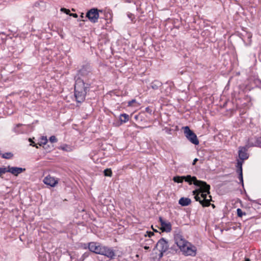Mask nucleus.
Instances as JSON below:
<instances>
[{
  "instance_id": "obj_1",
  "label": "nucleus",
  "mask_w": 261,
  "mask_h": 261,
  "mask_svg": "<svg viewBox=\"0 0 261 261\" xmlns=\"http://www.w3.org/2000/svg\"><path fill=\"white\" fill-rule=\"evenodd\" d=\"M92 75L93 68L89 63L83 64L77 71L74 76V95L77 102L82 103L84 101L87 94L92 87L93 82L90 81Z\"/></svg>"
},
{
  "instance_id": "obj_2",
  "label": "nucleus",
  "mask_w": 261,
  "mask_h": 261,
  "mask_svg": "<svg viewBox=\"0 0 261 261\" xmlns=\"http://www.w3.org/2000/svg\"><path fill=\"white\" fill-rule=\"evenodd\" d=\"M173 180L176 183H182L184 180L190 185H194L197 187L192 191V194L196 201H198L202 206H207L210 205V201L212 200V196L210 195V185L205 181L198 180L195 176L190 175L187 176H175Z\"/></svg>"
},
{
  "instance_id": "obj_3",
  "label": "nucleus",
  "mask_w": 261,
  "mask_h": 261,
  "mask_svg": "<svg viewBox=\"0 0 261 261\" xmlns=\"http://www.w3.org/2000/svg\"><path fill=\"white\" fill-rule=\"evenodd\" d=\"M184 134L187 139L192 144L197 145L199 143L196 135L192 130L188 126L182 127Z\"/></svg>"
},
{
  "instance_id": "obj_4",
  "label": "nucleus",
  "mask_w": 261,
  "mask_h": 261,
  "mask_svg": "<svg viewBox=\"0 0 261 261\" xmlns=\"http://www.w3.org/2000/svg\"><path fill=\"white\" fill-rule=\"evenodd\" d=\"M99 255H103L109 258L110 260L115 259L116 256L115 251L112 247H110L103 245Z\"/></svg>"
},
{
  "instance_id": "obj_5",
  "label": "nucleus",
  "mask_w": 261,
  "mask_h": 261,
  "mask_svg": "<svg viewBox=\"0 0 261 261\" xmlns=\"http://www.w3.org/2000/svg\"><path fill=\"white\" fill-rule=\"evenodd\" d=\"M102 12L98 10L97 8H92L88 11L86 13V17L92 23H96L98 21L99 17V12Z\"/></svg>"
},
{
  "instance_id": "obj_6",
  "label": "nucleus",
  "mask_w": 261,
  "mask_h": 261,
  "mask_svg": "<svg viewBox=\"0 0 261 261\" xmlns=\"http://www.w3.org/2000/svg\"><path fill=\"white\" fill-rule=\"evenodd\" d=\"M103 244L97 242H91L88 247L90 252L94 253L96 254H99L101 252V248Z\"/></svg>"
},
{
  "instance_id": "obj_7",
  "label": "nucleus",
  "mask_w": 261,
  "mask_h": 261,
  "mask_svg": "<svg viewBox=\"0 0 261 261\" xmlns=\"http://www.w3.org/2000/svg\"><path fill=\"white\" fill-rule=\"evenodd\" d=\"M169 246L168 242L164 238H162L158 241L154 249L158 248L159 251L167 252L168 250Z\"/></svg>"
},
{
  "instance_id": "obj_8",
  "label": "nucleus",
  "mask_w": 261,
  "mask_h": 261,
  "mask_svg": "<svg viewBox=\"0 0 261 261\" xmlns=\"http://www.w3.org/2000/svg\"><path fill=\"white\" fill-rule=\"evenodd\" d=\"M174 241H175L176 244L179 247L180 251L185 249V246L187 244H188V242L187 241L181 234H176L174 237Z\"/></svg>"
},
{
  "instance_id": "obj_9",
  "label": "nucleus",
  "mask_w": 261,
  "mask_h": 261,
  "mask_svg": "<svg viewBox=\"0 0 261 261\" xmlns=\"http://www.w3.org/2000/svg\"><path fill=\"white\" fill-rule=\"evenodd\" d=\"M185 247V249L181 251L184 255L192 256L196 255L197 249L195 246L188 242V244H187Z\"/></svg>"
},
{
  "instance_id": "obj_10",
  "label": "nucleus",
  "mask_w": 261,
  "mask_h": 261,
  "mask_svg": "<svg viewBox=\"0 0 261 261\" xmlns=\"http://www.w3.org/2000/svg\"><path fill=\"white\" fill-rule=\"evenodd\" d=\"M159 221L161 224V228L160 229L163 232H169L172 230V225L170 222H167L164 221L162 217H159Z\"/></svg>"
},
{
  "instance_id": "obj_11",
  "label": "nucleus",
  "mask_w": 261,
  "mask_h": 261,
  "mask_svg": "<svg viewBox=\"0 0 261 261\" xmlns=\"http://www.w3.org/2000/svg\"><path fill=\"white\" fill-rule=\"evenodd\" d=\"M248 148L246 146H240L239 147V158L240 160L244 161L248 159L249 153L247 152Z\"/></svg>"
},
{
  "instance_id": "obj_12",
  "label": "nucleus",
  "mask_w": 261,
  "mask_h": 261,
  "mask_svg": "<svg viewBox=\"0 0 261 261\" xmlns=\"http://www.w3.org/2000/svg\"><path fill=\"white\" fill-rule=\"evenodd\" d=\"M8 172L11 173L14 176H18V174L23 172L25 170V168H23L21 167H11L10 166H8L7 167Z\"/></svg>"
},
{
  "instance_id": "obj_13",
  "label": "nucleus",
  "mask_w": 261,
  "mask_h": 261,
  "mask_svg": "<svg viewBox=\"0 0 261 261\" xmlns=\"http://www.w3.org/2000/svg\"><path fill=\"white\" fill-rule=\"evenodd\" d=\"M43 182L45 185L54 187L58 183V181L57 180H56L54 177H51L49 175L44 178Z\"/></svg>"
},
{
  "instance_id": "obj_14",
  "label": "nucleus",
  "mask_w": 261,
  "mask_h": 261,
  "mask_svg": "<svg viewBox=\"0 0 261 261\" xmlns=\"http://www.w3.org/2000/svg\"><path fill=\"white\" fill-rule=\"evenodd\" d=\"M191 203V200L189 198L181 197L178 201V203L182 206H186L190 205Z\"/></svg>"
},
{
  "instance_id": "obj_15",
  "label": "nucleus",
  "mask_w": 261,
  "mask_h": 261,
  "mask_svg": "<svg viewBox=\"0 0 261 261\" xmlns=\"http://www.w3.org/2000/svg\"><path fill=\"white\" fill-rule=\"evenodd\" d=\"M129 116L128 114L125 113L121 114L119 116V124L120 125L124 123L127 122L129 120Z\"/></svg>"
},
{
  "instance_id": "obj_16",
  "label": "nucleus",
  "mask_w": 261,
  "mask_h": 261,
  "mask_svg": "<svg viewBox=\"0 0 261 261\" xmlns=\"http://www.w3.org/2000/svg\"><path fill=\"white\" fill-rule=\"evenodd\" d=\"M168 251L169 253H170L171 254H175L177 253L178 252L180 251L175 241H174V243L173 245H172L170 247H169Z\"/></svg>"
},
{
  "instance_id": "obj_17",
  "label": "nucleus",
  "mask_w": 261,
  "mask_h": 261,
  "mask_svg": "<svg viewBox=\"0 0 261 261\" xmlns=\"http://www.w3.org/2000/svg\"><path fill=\"white\" fill-rule=\"evenodd\" d=\"M248 149L250 147L256 146L255 138H250L248 139L247 142L245 146Z\"/></svg>"
},
{
  "instance_id": "obj_18",
  "label": "nucleus",
  "mask_w": 261,
  "mask_h": 261,
  "mask_svg": "<svg viewBox=\"0 0 261 261\" xmlns=\"http://www.w3.org/2000/svg\"><path fill=\"white\" fill-rule=\"evenodd\" d=\"M162 85V83L158 81L154 80L150 84V87L154 90H157Z\"/></svg>"
},
{
  "instance_id": "obj_19",
  "label": "nucleus",
  "mask_w": 261,
  "mask_h": 261,
  "mask_svg": "<svg viewBox=\"0 0 261 261\" xmlns=\"http://www.w3.org/2000/svg\"><path fill=\"white\" fill-rule=\"evenodd\" d=\"M22 126V124L19 123L17 124L16 126L13 128V131L16 134H22L24 133V130H23L20 127Z\"/></svg>"
},
{
  "instance_id": "obj_20",
  "label": "nucleus",
  "mask_w": 261,
  "mask_h": 261,
  "mask_svg": "<svg viewBox=\"0 0 261 261\" xmlns=\"http://www.w3.org/2000/svg\"><path fill=\"white\" fill-rule=\"evenodd\" d=\"M243 162H244V161H242L241 160L237 161V163L236 166V168H237V170H236L237 172H240L243 171L242 165H243Z\"/></svg>"
},
{
  "instance_id": "obj_21",
  "label": "nucleus",
  "mask_w": 261,
  "mask_h": 261,
  "mask_svg": "<svg viewBox=\"0 0 261 261\" xmlns=\"http://www.w3.org/2000/svg\"><path fill=\"white\" fill-rule=\"evenodd\" d=\"M90 254V253L89 252H85L82 256L79 257V258H77V261H84L86 258L89 257Z\"/></svg>"
},
{
  "instance_id": "obj_22",
  "label": "nucleus",
  "mask_w": 261,
  "mask_h": 261,
  "mask_svg": "<svg viewBox=\"0 0 261 261\" xmlns=\"http://www.w3.org/2000/svg\"><path fill=\"white\" fill-rule=\"evenodd\" d=\"M253 83L255 85V87L261 90V80L258 78H255L253 80Z\"/></svg>"
},
{
  "instance_id": "obj_23",
  "label": "nucleus",
  "mask_w": 261,
  "mask_h": 261,
  "mask_svg": "<svg viewBox=\"0 0 261 261\" xmlns=\"http://www.w3.org/2000/svg\"><path fill=\"white\" fill-rule=\"evenodd\" d=\"M71 260L74 259V261H77V258H79V255L77 253L74 252L71 253H69Z\"/></svg>"
},
{
  "instance_id": "obj_24",
  "label": "nucleus",
  "mask_w": 261,
  "mask_h": 261,
  "mask_svg": "<svg viewBox=\"0 0 261 261\" xmlns=\"http://www.w3.org/2000/svg\"><path fill=\"white\" fill-rule=\"evenodd\" d=\"M103 174L106 176L111 177L112 176V171L110 168H107L103 171Z\"/></svg>"
},
{
  "instance_id": "obj_25",
  "label": "nucleus",
  "mask_w": 261,
  "mask_h": 261,
  "mask_svg": "<svg viewBox=\"0 0 261 261\" xmlns=\"http://www.w3.org/2000/svg\"><path fill=\"white\" fill-rule=\"evenodd\" d=\"M13 156V154L11 152H6L2 154V157L4 159H10L12 158Z\"/></svg>"
},
{
  "instance_id": "obj_26",
  "label": "nucleus",
  "mask_w": 261,
  "mask_h": 261,
  "mask_svg": "<svg viewBox=\"0 0 261 261\" xmlns=\"http://www.w3.org/2000/svg\"><path fill=\"white\" fill-rule=\"evenodd\" d=\"M237 173L238 174V178L240 180V183L241 184L242 186L244 187L243 171Z\"/></svg>"
},
{
  "instance_id": "obj_27",
  "label": "nucleus",
  "mask_w": 261,
  "mask_h": 261,
  "mask_svg": "<svg viewBox=\"0 0 261 261\" xmlns=\"http://www.w3.org/2000/svg\"><path fill=\"white\" fill-rule=\"evenodd\" d=\"M6 172H8V168L7 167H1L0 168V177H2V175L4 174H5Z\"/></svg>"
},
{
  "instance_id": "obj_28",
  "label": "nucleus",
  "mask_w": 261,
  "mask_h": 261,
  "mask_svg": "<svg viewBox=\"0 0 261 261\" xmlns=\"http://www.w3.org/2000/svg\"><path fill=\"white\" fill-rule=\"evenodd\" d=\"M255 143L256 147H259L261 148V137H255Z\"/></svg>"
},
{
  "instance_id": "obj_29",
  "label": "nucleus",
  "mask_w": 261,
  "mask_h": 261,
  "mask_svg": "<svg viewBox=\"0 0 261 261\" xmlns=\"http://www.w3.org/2000/svg\"><path fill=\"white\" fill-rule=\"evenodd\" d=\"M237 216L239 217H242L243 215H246V213L243 212L241 208H238L237 210Z\"/></svg>"
},
{
  "instance_id": "obj_30",
  "label": "nucleus",
  "mask_w": 261,
  "mask_h": 261,
  "mask_svg": "<svg viewBox=\"0 0 261 261\" xmlns=\"http://www.w3.org/2000/svg\"><path fill=\"white\" fill-rule=\"evenodd\" d=\"M47 142V139L46 137H42L41 138V141L40 143H39V145L40 146H42V145H45Z\"/></svg>"
},
{
  "instance_id": "obj_31",
  "label": "nucleus",
  "mask_w": 261,
  "mask_h": 261,
  "mask_svg": "<svg viewBox=\"0 0 261 261\" xmlns=\"http://www.w3.org/2000/svg\"><path fill=\"white\" fill-rule=\"evenodd\" d=\"M142 118H143V116H142V115L141 114H139L136 115L134 116V119L136 121H140V120L142 121Z\"/></svg>"
},
{
  "instance_id": "obj_32",
  "label": "nucleus",
  "mask_w": 261,
  "mask_h": 261,
  "mask_svg": "<svg viewBox=\"0 0 261 261\" xmlns=\"http://www.w3.org/2000/svg\"><path fill=\"white\" fill-rule=\"evenodd\" d=\"M49 140L51 143H56L58 141L57 138L55 136H51L50 137Z\"/></svg>"
},
{
  "instance_id": "obj_33",
  "label": "nucleus",
  "mask_w": 261,
  "mask_h": 261,
  "mask_svg": "<svg viewBox=\"0 0 261 261\" xmlns=\"http://www.w3.org/2000/svg\"><path fill=\"white\" fill-rule=\"evenodd\" d=\"M29 141L30 142V145H31L32 146H34V147H35L37 148H38L37 145L33 141V139L29 138Z\"/></svg>"
},
{
  "instance_id": "obj_34",
  "label": "nucleus",
  "mask_w": 261,
  "mask_h": 261,
  "mask_svg": "<svg viewBox=\"0 0 261 261\" xmlns=\"http://www.w3.org/2000/svg\"><path fill=\"white\" fill-rule=\"evenodd\" d=\"M61 11H62V12H64L67 14H70V11L69 9H67L66 8H62L61 9Z\"/></svg>"
},
{
  "instance_id": "obj_35",
  "label": "nucleus",
  "mask_w": 261,
  "mask_h": 261,
  "mask_svg": "<svg viewBox=\"0 0 261 261\" xmlns=\"http://www.w3.org/2000/svg\"><path fill=\"white\" fill-rule=\"evenodd\" d=\"M127 17L132 20L133 21V20L135 18V17L134 14H133L131 13H127Z\"/></svg>"
},
{
  "instance_id": "obj_36",
  "label": "nucleus",
  "mask_w": 261,
  "mask_h": 261,
  "mask_svg": "<svg viewBox=\"0 0 261 261\" xmlns=\"http://www.w3.org/2000/svg\"><path fill=\"white\" fill-rule=\"evenodd\" d=\"M146 233L147 234H145V236H148L149 238H150L154 235V232L152 231H146Z\"/></svg>"
},
{
  "instance_id": "obj_37",
  "label": "nucleus",
  "mask_w": 261,
  "mask_h": 261,
  "mask_svg": "<svg viewBox=\"0 0 261 261\" xmlns=\"http://www.w3.org/2000/svg\"><path fill=\"white\" fill-rule=\"evenodd\" d=\"M135 102H136V99H132V100L130 101H129L128 102V107H132L133 106V104Z\"/></svg>"
},
{
  "instance_id": "obj_38",
  "label": "nucleus",
  "mask_w": 261,
  "mask_h": 261,
  "mask_svg": "<svg viewBox=\"0 0 261 261\" xmlns=\"http://www.w3.org/2000/svg\"><path fill=\"white\" fill-rule=\"evenodd\" d=\"M145 112L148 113L150 115H151L152 111L149 107H148L145 108Z\"/></svg>"
},
{
  "instance_id": "obj_39",
  "label": "nucleus",
  "mask_w": 261,
  "mask_h": 261,
  "mask_svg": "<svg viewBox=\"0 0 261 261\" xmlns=\"http://www.w3.org/2000/svg\"><path fill=\"white\" fill-rule=\"evenodd\" d=\"M145 241L147 242V243H146L147 245H151L152 244V243L153 242L152 239H146Z\"/></svg>"
},
{
  "instance_id": "obj_40",
  "label": "nucleus",
  "mask_w": 261,
  "mask_h": 261,
  "mask_svg": "<svg viewBox=\"0 0 261 261\" xmlns=\"http://www.w3.org/2000/svg\"><path fill=\"white\" fill-rule=\"evenodd\" d=\"M89 244V243H85V244L82 245V247L84 249H88L89 250V247H88Z\"/></svg>"
},
{
  "instance_id": "obj_41",
  "label": "nucleus",
  "mask_w": 261,
  "mask_h": 261,
  "mask_svg": "<svg viewBox=\"0 0 261 261\" xmlns=\"http://www.w3.org/2000/svg\"><path fill=\"white\" fill-rule=\"evenodd\" d=\"M69 147L67 145H64V146L61 147V148L62 150L65 151H68L67 148H69Z\"/></svg>"
},
{
  "instance_id": "obj_42",
  "label": "nucleus",
  "mask_w": 261,
  "mask_h": 261,
  "mask_svg": "<svg viewBox=\"0 0 261 261\" xmlns=\"http://www.w3.org/2000/svg\"><path fill=\"white\" fill-rule=\"evenodd\" d=\"M69 15L71 16H73L74 18H77L78 17V15L76 13H70Z\"/></svg>"
},
{
  "instance_id": "obj_43",
  "label": "nucleus",
  "mask_w": 261,
  "mask_h": 261,
  "mask_svg": "<svg viewBox=\"0 0 261 261\" xmlns=\"http://www.w3.org/2000/svg\"><path fill=\"white\" fill-rule=\"evenodd\" d=\"M160 252V253L159 254V258H162L163 255H164V253H165L166 252H162V251H159Z\"/></svg>"
},
{
  "instance_id": "obj_44",
  "label": "nucleus",
  "mask_w": 261,
  "mask_h": 261,
  "mask_svg": "<svg viewBox=\"0 0 261 261\" xmlns=\"http://www.w3.org/2000/svg\"><path fill=\"white\" fill-rule=\"evenodd\" d=\"M198 161V159L197 158H195L192 163L193 165H195L196 164V163Z\"/></svg>"
},
{
  "instance_id": "obj_45",
  "label": "nucleus",
  "mask_w": 261,
  "mask_h": 261,
  "mask_svg": "<svg viewBox=\"0 0 261 261\" xmlns=\"http://www.w3.org/2000/svg\"><path fill=\"white\" fill-rule=\"evenodd\" d=\"M211 201H213V200H212H212L210 201V205H208V206H207L206 207H208V206H209L210 205H211L213 208H215V205L214 204H211Z\"/></svg>"
},
{
  "instance_id": "obj_46",
  "label": "nucleus",
  "mask_w": 261,
  "mask_h": 261,
  "mask_svg": "<svg viewBox=\"0 0 261 261\" xmlns=\"http://www.w3.org/2000/svg\"><path fill=\"white\" fill-rule=\"evenodd\" d=\"M143 248H144V249H145V250H149V248H149V246H147V245L143 246Z\"/></svg>"
},
{
  "instance_id": "obj_47",
  "label": "nucleus",
  "mask_w": 261,
  "mask_h": 261,
  "mask_svg": "<svg viewBox=\"0 0 261 261\" xmlns=\"http://www.w3.org/2000/svg\"><path fill=\"white\" fill-rule=\"evenodd\" d=\"M151 227L152 229V230H153V232H159L156 229H155V228H154L153 227V225H151Z\"/></svg>"
},
{
  "instance_id": "obj_48",
  "label": "nucleus",
  "mask_w": 261,
  "mask_h": 261,
  "mask_svg": "<svg viewBox=\"0 0 261 261\" xmlns=\"http://www.w3.org/2000/svg\"><path fill=\"white\" fill-rule=\"evenodd\" d=\"M83 15H84V13H82V14H81V18H83V17H84V16H83Z\"/></svg>"
},
{
  "instance_id": "obj_49",
  "label": "nucleus",
  "mask_w": 261,
  "mask_h": 261,
  "mask_svg": "<svg viewBox=\"0 0 261 261\" xmlns=\"http://www.w3.org/2000/svg\"><path fill=\"white\" fill-rule=\"evenodd\" d=\"M244 261H250L249 258H246Z\"/></svg>"
}]
</instances>
